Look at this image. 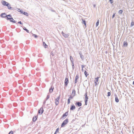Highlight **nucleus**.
I'll return each instance as SVG.
<instances>
[{
	"label": "nucleus",
	"mask_w": 134,
	"mask_h": 134,
	"mask_svg": "<svg viewBox=\"0 0 134 134\" xmlns=\"http://www.w3.org/2000/svg\"><path fill=\"white\" fill-rule=\"evenodd\" d=\"M68 122V119L66 118L65 120L62 122V123L61 124V127H63V126L67 124Z\"/></svg>",
	"instance_id": "1"
},
{
	"label": "nucleus",
	"mask_w": 134,
	"mask_h": 134,
	"mask_svg": "<svg viewBox=\"0 0 134 134\" xmlns=\"http://www.w3.org/2000/svg\"><path fill=\"white\" fill-rule=\"evenodd\" d=\"M69 83L68 77L66 76V77L65 82L64 85L65 86H66Z\"/></svg>",
	"instance_id": "2"
},
{
	"label": "nucleus",
	"mask_w": 134,
	"mask_h": 134,
	"mask_svg": "<svg viewBox=\"0 0 134 134\" xmlns=\"http://www.w3.org/2000/svg\"><path fill=\"white\" fill-rule=\"evenodd\" d=\"M2 3L3 5L5 6H8V5H10V4L8 2H7L5 1H2Z\"/></svg>",
	"instance_id": "3"
},
{
	"label": "nucleus",
	"mask_w": 134,
	"mask_h": 134,
	"mask_svg": "<svg viewBox=\"0 0 134 134\" xmlns=\"http://www.w3.org/2000/svg\"><path fill=\"white\" fill-rule=\"evenodd\" d=\"M60 98V96H59L58 97H57V98L55 99V104L56 105H58L59 103V100Z\"/></svg>",
	"instance_id": "4"
},
{
	"label": "nucleus",
	"mask_w": 134,
	"mask_h": 134,
	"mask_svg": "<svg viewBox=\"0 0 134 134\" xmlns=\"http://www.w3.org/2000/svg\"><path fill=\"white\" fill-rule=\"evenodd\" d=\"M44 110L42 107H41L40 109L38 110V113L40 114H42L43 113Z\"/></svg>",
	"instance_id": "5"
},
{
	"label": "nucleus",
	"mask_w": 134,
	"mask_h": 134,
	"mask_svg": "<svg viewBox=\"0 0 134 134\" xmlns=\"http://www.w3.org/2000/svg\"><path fill=\"white\" fill-rule=\"evenodd\" d=\"M7 6V7L8 9L9 10H14L15 9V8H13L11 7L10 4Z\"/></svg>",
	"instance_id": "6"
},
{
	"label": "nucleus",
	"mask_w": 134,
	"mask_h": 134,
	"mask_svg": "<svg viewBox=\"0 0 134 134\" xmlns=\"http://www.w3.org/2000/svg\"><path fill=\"white\" fill-rule=\"evenodd\" d=\"M76 106H77L79 107L81 106L82 105V103L79 102H76L75 103Z\"/></svg>",
	"instance_id": "7"
},
{
	"label": "nucleus",
	"mask_w": 134,
	"mask_h": 134,
	"mask_svg": "<svg viewBox=\"0 0 134 134\" xmlns=\"http://www.w3.org/2000/svg\"><path fill=\"white\" fill-rule=\"evenodd\" d=\"M7 14L5 13H2L1 15V17L2 18H5Z\"/></svg>",
	"instance_id": "8"
},
{
	"label": "nucleus",
	"mask_w": 134,
	"mask_h": 134,
	"mask_svg": "<svg viewBox=\"0 0 134 134\" xmlns=\"http://www.w3.org/2000/svg\"><path fill=\"white\" fill-rule=\"evenodd\" d=\"M62 34L63 36L65 38H67L69 36V35L67 34L64 33L63 32H62Z\"/></svg>",
	"instance_id": "9"
},
{
	"label": "nucleus",
	"mask_w": 134,
	"mask_h": 134,
	"mask_svg": "<svg viewBox=\"0 0 134 134\" xmlns=\"http://www.w3.org/2000/svg\"><path fill=\"white\" fill-rule=\"evenodd\" d=\"M81 20L82 21V23L84 24V25L85 26V27H86V20L85 19L82 18V19Z\"/></svg>",
	"instance_id": "10"
},
{
	"label": "nucleus",
	"mask_w": 134,
	"mask_h": 134,
	"mask_svg": "<svg viewBox=\"0 0 134 134\" xmlns=\"http://www.w3.org/2000/svg\"><path fill=\"white\" fill-rule=\"evenodd\" d=\"M12 15L10 14H9L8 15H6V18L7 20H9V19L11 18Z\"/></svg>",
	"instance_id": "11"
},
{
	"label": "nucleus",
	"mask_w": 134,
	"mask_h": 134,
	"mask_svg": "<svg viewBox=\"0 0 134 134\" xmlns=\"http://www.w3.org/2000/svg\"><path fill=\"white\" fill-rule=\"evenodd\" d=\"M115 101L116 103H118L119 102V99L117 97V96L116 94H115Z\"/></svg>",
	"instance_id": "12"
},
{
	"label": "nucleus",
	"mask_w": 134,
	"mask_h": 134,
	"mask_svg": "<svg viewBox=\"0 0 134 134\" xmlns=\"http://www.w3.org/2000/svg\"><path fill=\"white\" fill-rule=\"evenodd\" d=\"M128 43L126 42V41H124V42L123 44V46L124 47H126L128 46Z\"/></svg>",
	"instance_id": "13"
},
{
	"label": "nucleus",
	"mask_w": 134,
	"mask_h": 134,
	"mask_svg": "<svg viewBox=\"0 0 134 134\" xmlns=\"http://www.w3.org/2000/svg\"><path fill=\"white\" fill-rule=\"evenodd\" d=\"M75 107L74 105H72L70 108V110H72L74 109H75Z\"/></svg>",
	"instance_id": "14"
},
{
	"label": "nucleus",
	"mask_w": 134,
	"mask_h": 134,
	"mask_svg": "<svg viewBox=\"0 0 134 134\" xmlns=\"http://www.w3.org/2000/svg\"><path fill=\"white\" fill-rule=\"evenodd\" d=\"M37 118V116H34L32 119L33 121L34 122H35L36 121Z\"/></svg>",
	"instance_id": "15"
},
{
	"label": "nucleus",
	"mask_w": 134,
	"mask_h": 134,
	"mask_svg": "<svg viewBox=\"0 0 134 134\" xmlns=\"http://www.w3.org/2000/svg\"><path fill=\"white\" fill-rule=\"evenodd\" d=\"M22 14L26 16H28L29 15L28 14L27 12H23Z\"/></svg>",
	"instance_id": "16"
},
{
	"label": "nucleus",
	"mask_w": 134,
	"mask_h": 134,
	"mask_svg": "<svg viewBox=\"0 0 134 134\" xmlns=\"http://www.w3.org/2000/svg\"><path fill=\"white\" fill-rule=\"evenodd\" d=\"M66 116V115H65L64 114L62 116V117L61 118V119H64L65 118Z\"/></svg>",
	"instance_id": "17"
},
{
	"label": "nucleus",
	"mask_w": 134,
	"mask_h": 134,
	"mask_svg": "<svg viewBox=\"0 0 134 134\" xmlns=\"http://www.w3.org/2000/svg\"><path fill=\"white\" fill-rule=\"evenodd\" d=\"M54 89V87L53 88H52V87L51 86V87L50 88L49 90V92L50 93H52L53 91V90Z\"/></svg>",
	"instance_id": "18"
},
{
	"label": "nucleus",
	"mask_w": 134,
	"mask_h": 134,
	"mask_svg": "<svg viewBox=\"0 0 134 134\" xmlns=\"http://www.w3.org/2000/svg\"><path fill=\"white\" fill-rule=\"evenodd\" d=\"M43 45L44 46L45 48H46L48 46V45L46 44L44 42H43Z\"/></svg>",
	"instance_id": "19"
},
{
	"label": "nucleus",
	"mask_w": 134,
	"mask_h": 134,
	"mask_svg": "<svg viewBox=\"0 0 134 134\" xmlns=\"http://www.w3.org/2000/svg\"><path fill=\"white\" fill-rule=\"evenodd\" d=\"M75 90H72V94L73 95V96H74L75 95Z\"/></svg>",
	"instance_id": "20"
},
{
	"label": "nucleus",
	"mask_w": 134,
	"mask_h": 134,
	"mask_svg": "<svg viewBox=\"0 0 134 134\" xmlns=\"http://www.w3.org/2000/svg\"><path fill=\"white\" fill-rule=\"evenodd\" d=\"M79 54H80L81 58L82 60H83L84 58V56L82 55L81 53H80Z\"/></svg>",
	"instance_id": "21"
},
{
	"label": "nucleus",
	"mask_w": 134,
	"mask_h": 134,
	"mask_svg": "<svg viewBox=\"0 0 134 134\" xmlns=\"http://www.w3.org/2000/svg\"><path fill=\"white\" fill-rule=\"evenodd\" d=\"M23 29H24V30L25 31H26V32H27V33H29V30L27 29L26 27H24L23 28Z\"/></svg>",
	"instance_id": "22"
},
{
	"label": "nucleus",
	"mask_w": 134,
	"mask_h": 134,
	"mask_svg": "<svg viewBox=\"0 0 134 134\" xmlns=\"http://www.w3.org/2000/svg\"><path fill=\"white\" fill-rule=\"evenodd\" d=\"M78 76H76V77H75V83H76L77 82V80L78 78V77H79Z\"/></svg>",
	"instance_id": "23"
},
{
	"label": "nucleus",
	"mask_w": 134,
	"mask_h": 134,
	"mask_svg": "<svg viewBox=\"0 0 134 134\" xmlns=\"http://www.w3.org/2000/svg\"><path fill=\"white\" fill-rule=\"evenodd\" d=\"M99 20H98L96 23V27H97L98 26L99 24Z\"/></svg>",
	"instance_id": "24"
},
{
	"label": "nucleus",
	"mask_w": 134,
	"mask_h": 134,
	"mask_svg": "<svg viewBox=\"0 0 134 134\" xmlns=\"http://www.w3.org/2000/svg\"><path fill=\"white\" fill-rule=\"evenodd\" d=\"M70 59L71 62H74L73 59L71 56H70Z\"/></svg>",
	"instance_id": "25"
},
{
	"label": "nucleus",
	"mask_w": 134,
	"mask_h": 134,
	"mask_svg": "<svg viewBox=\"0 0 134 134\" xmlns=\"http://www.w3.org/2000/svg\"><path fill=\"white\" fill-rule=\"evenodd\" d=\"M99 78L98 77H97L96 78H95V81L98 82V79Z\"/></svg>",
	"instance_id": "26"
},
{
	"label": "nucleus",
	"mask_w": 134,
	"mask_h": 134,
	"mask_svg": "<svg viewBox=\"0 0 134 134\" xmlns=\"http://www.w3.org/2000/svg\"><path fill=\"white\" fill-rule=\"evenodd\" d=\"M13 20H14L13 18L11 16V18L10 17V19H9V20L11 22H13Z\"/></svg>",
	"instance_id": "27"
},
{
	"label": "nucleus",
	"mask_w": 134,
	"mask_h": 134,
	"mask_svg": "<svg viewBox=\"0 0 134 134\" xmlns=\"http://www.w3.org/2000/svg\"><path fill=\"white\" fill-rule=\"evenodd\" d=\"M51 54L53 56H54L55 55V52L53 51H52L51 53Z\"/></svg>",
	"instance_id": "28"
},
{
	"label": "nucleus",
	"mask_w": 134,
	"mask_h": 134,
	"mask_svg": "<svg viewBox=\"0 0 134 134\" xmlns=\"http://www.w3.org/2000/svg\"><path fill=\"white\" fill-rule=\"evenodd\" d=\"M84 73L85 75H88V73L85 70V71Z\"/></svg>",
	"instance_id": "29"
},
{
	"label": "nucleus",
	"mask_w": 134,
	"mask_h": 134,
	"mask_svg": "<svg viewBox=\"0 0 134 134\" xmlns=\"http://www.w3.org/2000/svg\"><path fill=\"white\" fill-rule=\"evenodd\" d=\"M123 12V10H120L118 12V13L120 14H122Z\"/></svg>",
	"instance_id": "30"
},
{
	"label": "nucleus",
	"mask_w": 134,
	"mask_h": 134,
	"mask_svg": "<svg viewBox=\"0 0 134 134\" xmlns=\"http://www.w3.org/2000/svg\"><path fill=\"white\" fill-rule=\"evenodd\" d=\"M134 25V22L132 21L131 22V27H132Z\"/></svg>",
	"instance_id": "31"
},
{
	"label": "nucleus",
	"mask_w": 134,
	"mask_h": 134,
	"mask_svg": "<svg viewBox=\"0 0 134 134\" xmlns=\"http://www.w3.org/2000/svg\"><path fill=\"white\" fill-rule=\"evenodd\" d=\"M49 95H47L46 99V100H47L49 98Z\"/></svg>",
	"instance_id": "32"
},
{
	"label": "nucleus",
	"mask_w": 134,
	"mask_h": 134,
	"mask_svg": "<svg viewBox=\"0 0 134 134\" xmlns=\"http://www.w3.org/2000/svg\"><path fill=\"white\" fill-rule=\"evenodd\" d=\"M33 36L35 38H36L38 37V36L36 34H33Z\"/></svg>",
	"instance_id": "33"
},
{
	"label": "nucleus",
	"mask_w": 134,
	"mask_h": 134,
	"mask_svg": "<svg viewBox=\"0 0 134 134\" xmlns=\"http://www.w3.org/2000/svg\"><path fill=\"white\" fill-rule=\"evenodd\" d=\"M108 95L107 96L109 97L111 95V93L110 92H108Z\"/></svg>",
	"instance_id": "34"
},
{
	"label": "nucleus",
	"mask_w": 134,
	"mask_h": 134,
	"mask_svg": "<svg viewBox=\"0 0 134 134\" xmlns=\"http://www.w3.org/2000/svg\"><path fill=\"white\" fill-rule=\"evenodd\" d=\"M70 102V98H69L68 99V104H69Z\"/></svg>",
	"instance_id": "35"
},
{
	"label": "nucleus",
	"mask_w": 134,
	"mask_h": 134,
	"mask_svg": "<svg viewBox=\"0 0 134 134\" xmlns=\"http://www.w3.org/2000/svg\"><path fill=\"white\" fill-rule=\"evenodd\" d=\"M88 96H85V100L88 101Z\"/></svg>",
	"instance_id": "36"
},
{
	"label": "nucleus",
	"mask_w": 134,
	"mask_h": 134,
	"mask_svg": "<svg viewBox=\"0 0 134 134\" xmlns=\"http://www.w3.org/2000/svg\"><path fill=\"white\" fill-rule=\"evenodd\" d=\"M18 11L19 12H20V13L21 14H22V12H23V10L21 9H20V11L18 10Z\"/></svg>",
	"instance_id": "37"
},
{
	"label": "nucleus",
	"mask_w": 134,
	"mask_h": 134,
	"mask_svg": "<svg viewBox=\"0 0 134 134\" xmlns=\"http://www.w3.org/2000/svg\"><path fill=\"white\" fill-rule=\"evenodd\" d=\"M13 131H10L8 133V134H13Z\"/></svg>",
	"instance_id": "38"
},
{
	"label": "nucleus",
	"mask_w": 134,
	"mask_h": 134,
	"mask_svg": "<svg viewBox=\"0 0 134 134\" xmlns=\"http://www.w3.org/2000/svg\"><path fill=\"white\" fill-rule=\"evenodd\" d=\"M115 13H114L113 14V15H112V19L113 18L115 17Z\"/></svg>",
	"instance_id": "39"
},
{
	"label": "nucleus",
	"mask_w": 134,
	"mask_h": 134,
	"mask_svg": "<svg viewBox=\"0 0 134 134\" xmlns=\"http://www.w3.org/2000/svg\"><path fill=\"white\" fill-rule=\"evenodd\" d=\"M109 1L111 4H112L113 2V0H109Z\"/></svg>",
	"instance_id": "40"
},
{
	"label": "nucleus",
	"mask_w": 134,
	"mask_h": 134,
	"mask_svg": "<svg viewBox=\"0 0 134 134\" xmlns=\"http://www.w3.org/2000/svg\"><path fill=\"white\" fill-rule=\"evenodd\" d=\"M84 67V65H81V68H82V70L83 71V68Z\"/></svg>",
	"instance_id": "41"
},
{
	"label": "nucleus",
	"mask_w": 134,
	"mask_h": 134,
	"mask_svg": "<svg viewBox=\"0 0 134 134\" xmlns=\"http://www.w3.org/2000/svg\"><path fill=\"white\" fill-rule=\"evenodd\" d=\"M65 115H66V116H67L68 115V112H66L65 113H64Z\"/></svg>",
	"instance_id": "42"
},
{
	"label": "nucleus",
	"mask_w": 134,
	"mask_h": 134,
	"mask_svg": "<svg viewBox=\"0 0 134 134\" xmlns=\"http://www.w3.org/2000/svg\"><path fill=\"white\" fill-rule=\"evenodd\" d=\"M18 24H22L23 23L21 22V21H20L18 22Z\"/></svg>",
	"instance_id": "43"
},
{
	"label": "nucleus",
	"mask_w": 134,
	"mask_h": 134,
	"mask_svg": "<svg viewBox=\"0 0 134 134\" xmlns=\"http://www.w3.org/2000/svg\"><path fill=\"white\" fill-rule=\"evenodd\" d=\"M59 128H58L56 129L55 131L56 132H59Z\"/></svg>",
	"instance_id": "44"
},
{
	"label": "nucleus",
	"mask_w": 134,
	"mask_h": 134,
	"mask_svg": "<svg viewBox=\"0 0 134 134\" xmlns=\"http://www.w3.org/2000/svg\"><path fill=\"white\" fill-rule=\"evenodd\" d=\"M74 96H70V97L69 98H70V99H72L73 98V97Z\"/></svg>",
	"instance_id": "45"
},
{
	"label": "nucleus",
	"mask_w": 134,
	"mask_h": 134,
	"mask_svg": "<svg viewBox=\"0 0 134 134\" xmlns=\"http://www.w3.org/2000/svg\"><path fill=\"white\" fill-rule=\"evenodd\" d=\"M26 60L27 62L29 61V59L28 58H26Z\"/></svg>",
	"instance_id": "46"
},
{
	"label": "nucleus",
	"mask_w": 134,
	"mask_h": 134,
	"mask_svg": "<svg viewBox=\"0 0 134 134\" xmlns=\"http://www.w3.org/2000/svg\"><path fill=\"white\" fill-rule=\"evenodd\" d=\"M88 101H86V100H85V105H87V102Z\"/></svg>",
	"instance_id": "47"
},
{
	"label": "nucleus",
	"mask_w": 134,
	"mask_h": 134,
	"mask_svg": "<svg viewBox=\"0 0 134 134\" xmlns=\"http://www.w3.org/2000/svg\"><path fill=\"white\" fill-rule=\"evenodd\" d=\"M97 82H96V81H95L94 82V83H95V85L96 86L97 84Z\"/></svg>",
	"instance_id": "48"
},
{
	"label": "nucleus",
	"mask_w": 134,
	"mask_h": 134,
	"mask_svg": "<svg viewBox=\"0 0 134 134\" xmlns=\"http://www.w3.org/2000/svg\"><path fill=\"white\" fill-rule=\"evenodd\" d=\"M16 21L14 20H13V23H15L16 22Z\"/></svg>",
	"instance_id": "49"
},
{
	"label": "nucleus",
	"mask_w": 134,
	"mask_h": 134,
	"mask_svg": "<svg viewBox=\"0 0 134 134\" xmlns=\"http://www.w3.org/2000/svg\"><path fill=\"white\" fill-rule=\"evenodd\" d=\"M71 63H72V66L74 65V62H71Z\"/></svg>",
	"instance_id": "50"
},
{
	"label": "nucleus",
	"mask_w": 134,
	"mask_h": 134,
	"mask_svg": "<svg viewBox=\"0 0 134 134\" xmlns=\"http://www.w3.org/2000/svg\"><path fill=\"white\" fill-rule=\"evenodd\" d=\"M85 96H87V92H86V93H85Z\"/></svg>",
	"instance_id": "51"
},
{
	"label": "nucleus",
	"mask_w": 134,
	"mask_h": 134,
	"mask_svg": "<svg viewBox=\"0 0 134 134\" xmlns=\"http://www.w3.org/2000/svg\"><path fill=\"white\" fill-rule=\"evenodd\" d=\"M72 69H74V67H75L74 66V65H72Z\"/></svg>",
	"instance_id": "52"
},
{
	"label": "nucleus",
	"mask_w": 134,
	"mask_h": 134,
	"mask_svg": "<svg viewBox=\"0 0 134 134\" xmlns=\"http://www.w3.org/2000/svg\"><path fill=\"white\" fill-rule=\"evenodd\" d=\"M93 6L94 8H95L96 7V5L95 4H93Z\"/></svg>",
	"instance_id": "53"
},
{
	"label": "nucleus",
	"mask_w": 134,
	"mask_h": 134,
	"mask_svg": "<svg viewBox=\"0 0 134 134\" xmlns=\"http://www.w3.org/2000/svg\"><path fill=\"white\" fill-rule=\"evenodd\" d=\"M46 100H45L43 102V104H45V103H46Z\"/></svg>",
	"instance_id": "54"
},
{
	"label": "nucleus",
	"mask_w": 134,
	"mask_h": 134,
	"mask_svg": "<svg viewBox=\"0 0 134 134\" xmlns=\"http://www.w3.org/2000/svg\"><path fill=\"white\" fill-rule=\"evenodd\" d=\"M17 9L18 10H17V11L18 10L20 11V8H17Z\"/></svg>",
	"instance_id": "55"
},
{
	"label": "nucleus",
	"mask_w": 134,
	"mask_h": 134,
	"mask_svg": "<svg viewBox=\"0 0 134 134\" xmlns=\"http://www.w3.org/2000/svg\"><path fill=\"white\" fill-rule=\"evenodd\" d=\"M81 108V107H80L78 109V110H80V109Z\"/></svg>",
	"instance_id": "56"
},
{
	"label": "nucleus",
	"mask_w": 134,
	"mask_h": 134,
	"mask_svg": "<svg viewBox=\"0 0 134 134\" xmlns=\"http://www.w3.org/2000/svg\"><path fill=\"white\" fill-rule=\"evenodd\" d=\"M57 132H56L55 131V132L54 133V134H56Z\"/></svg>",
	"instance_id": "57"
},
{
	"label": "nucleus",
	"mask_w": 134,
	"mask_h": 134,
	"mask_svg": "<svg viewBox=\"0 0 134 134\" xmlns=\"http://www.w3.org/2000/svg\"><path fill=\"white\" fill-rule=\"evenodd\" d=\"M133 84L134 85V81H133Z\"/></svg>",
	"instance_id": "58"
},
{
	"label": "nucleus",
	"mask_w": 134,
	"mask_h": 134,
	"mask_svg": "<svg viewBox=\"0 0 134 134\" xmlns=\"http://www.w3.org/2000/svg\"><path fill=\"white\" fill-rule=\"evenodd\" d=\"M52 12H54V10H52Z\"/></svg>",
	"instance_id": "59"
},
{
	"label": "nucleus",
	"mask_w": 134,
	"mask_h": 134,
	"mask_svg": "<svg viewBox=\"0 0 134 134\" xmlns=\"http://www.w3.org/2000/svg\"><path fill=\"white\" fill-rule=\"evenodd\" d=\"M113 78H114V79L115 78V77H114V76H113Z\"/></svg>",
	"instance_id": "60"
},
{
	"label": "nucleus",
	"mask_w": 134,
	"mask_h": 134,
	"mask_svg": "<svg viewBox=\"0 0 134 134\" xmlns=\"http://www.w3.org/2000/svg\"><path fill=\"white\" fill-rule=\"evenodd\" d=\"M29 75L30 76V75H31L30 74H29Z\"/></svg>",
	"instance_id": "61"
},
{
	"label": "nucleus",
	"mask_w": 134,
	"mask_h": 134,
	"mask_svg": "<svg viewBox=\"0 0 134 134\" xmlns=\"http://www.w3.org/2000/svg\"><path fill=\"white\" fill-rule=\"evenodd\" d=\"M86 77H87V76H85Z\"/></svg>",
	"instance_id": "62"
},
{
	"label": "nucleus",
	"mask_w": 134,
	"mask_h": 134,
	"mask_svg": "<svg viewBox=\"0 0 134 134\" xmlns=\"http://www.w3.org/2000/svg\"><path fill=\"white\" fill-rule=\"evenodd\" d=\"M76 76H77V75H78L77 74L76 75Z\"/></svg>",
	"instance_id": "63"
},
{
	"label": "nucleus",
	"mask_w": 134,
	"mask_h": 134,
	"mask_svg": "<svg viewBox=\"0 0 134 134\" xmlns=\"http://www.w3.org/2000/svg\"><path fill=\"white\" fill-rule=\"evenodd\" d=\"M53 78L54 79V78H54V77H53Z\"/></svg>",
	"instance_id": "64"
}]
</instances>
